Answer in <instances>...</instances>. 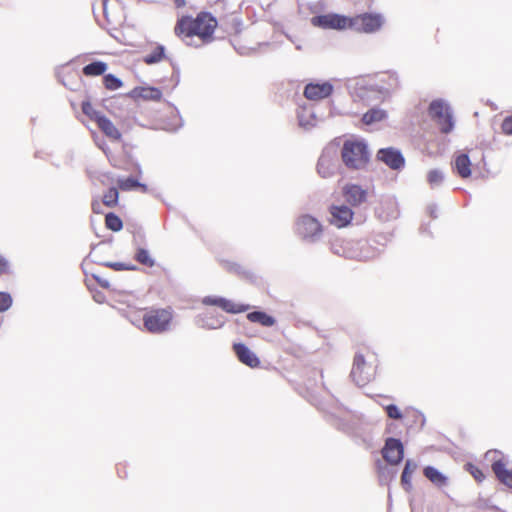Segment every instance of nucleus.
<instances>
[{
    "label": "nucleus",
    "instance_id": "9b49d317",
    "mask_svg": "<svg viewBox=\"0 0 512 512\" xmlns=\"http://www.w3.org/2000/svg\"><path fill=\"white\" fill-rule=\"evenodd\" d=\"M383 458L390 464L400 463L404 457V447L400 440L388 438L382 449Z\"/></svg>",
    "mask_w": 512,
    "mask_h": 512
},
{
    "label": "nucleus",
    "instance_id": "39448f33",
    "mask_svg": "<svg viewBox=\"0 0 512 512\" xmlns=\"http://www.w3.org/2000/svg\"><path fill=\"white\" fill-rule=\"evenodd\" d=\"M385 20L379 13H362L350 17L349 29L358 33L372 34L379 31Z\"/></svg>",
    "mask_w": 512,
    "mask_h": 512
},
{
    "label": "nucleus",
    "instance_id": "7c9ffc66",
    "mask_svg": "<svg viewBox=\"0 0 512 512\" xmlns=\"http://www.w3.org/2000/svg\"><path fill=\"white\" fill-rule=\"evenodd\" d=\"M82 112L89 117L90 120L96 123L97 119L102 116V114L96 111L93 105L89 101L82 102L81 105Z\"/></svg>",
    "mask_w": 512,
    "mask_h": 512
},
{
    "label": "nucleus",
    "instance_id": "a18cd8bd",
    "mask_svg": "<svg viewBox=\"0 0 512 512\" xmlns=\"http://www.w3.org/2000/svg\"><path fill=\"white\" fill-rule=\"evenodd\" d=\"M94 299L98 303H102L104 301V295L102 293H97L94 295Z\"/></svg>",
    "mask_w": 512,
    "mask_h": 512
},
{
    "label": "nucleus",
    "instance_id": "f257e3e1",
    "mask_svg": "<svg viewBox=\"0 0 512 512\" xmlns=\"http://www.w3.org/2000/svg\"><path fill=\"white\" fill-rule=\"evenodd\" d=\"M218 20L210 12L201 11L192 15H182L174 26V34L191 47L208 45L215 40Z\"/></svg>",
    "mask_w": 512,
    "mask_h": 512
},
{
    "label": "nucleus",
    "instance_id": "4c0bfd02",
    "mask_svg": "<svg viewBox=\"0 0 512 512\" xmlns=\"http://www.w3.org/2000/svg\"><path fill=\"white\" fill-rule=\"evenodd\" d=\"M501 130L505 135H512V115L504 118L501 124Z\"/></svg>",
    "mask_w": 512,
    "mask_h": 512
},
{
    "label": "nucleus",
    "instance_id": "e433bc0d",
    "mask_svg": "<svg viewBox=\"0 0 512 512\" xmlns=\"http://www.w3.org/2000/svg\"><path fill=\"white\" fill-rule=\"evenodd\" d=\"M105 266H107L115 271L134 270L135 269L134 266H129V265H126V264L120 263V262H108V263H105Z\"/></svg>",
    "mask_w": 512,
    "mask_h": 512
},
{
    "label": "nucleus",
    "instance_id": "c9c22d12",
    "mask_svg": "<svg viewBox=\"0 0 512 512\" xmlns=\"http://www.w3.org/2000/svg\"><path fill=\"white\" fill-rule=\"evenodd\" d=\"M12 305V298L10 294L0 292V312L6 311Z\"/></svg>",
    "mask_w": 512,
    "mask_h": 512
},
{
    "label": "nucleus",
    "instance_id": "0eeeda50",
    "mask_svg": "<svg viewBox=\"0 0 512 512\" xmlns=\"http://www.w3.org/2000/svg\"><path fill=\"white\" fill-rule=\"evenodd\" d=\"M350 17L336 13L318 15L311 18L314 27L332 30L349 29Z\"/></svg>",
    "mask_w": 512,
    "mask_h": 512
},
{
    "label": "nucleus",
    "instance_id": "a878e982",
    "mask_svg": "<svg viewBox=\"0 0 512 512\" xmlns=\"http://www.w3.org/2000/svg\"><path fill=\"white\" fill-rule=\"evenodd\" d=\"M134 259L141 265L147 267H153L155 265V260L150 255L149 251L144 248H138L136 250Z\"/></svg>",
    "mask_w": 512,
    "mask_h": 512
},
{
    "label": "nucleus",
    "instance_id": "4be33fe9",
    "mask_svg": "<svg viewBox=\"0 0 512 512\" xmlns=\"http://www.w3.org/2000/svg\"><path fill=\"white\" fill-rule=\"evenodd\" d=\"M108 65L103 61H94L83 67L82 73L86 77H96L104 75Z\"/></svg>",
    "mask_w": 512,
    "mask_h": 512
},
{
    "label": "nucleus",
    "instance_id": "58836bf2",
    "mask_svg": "<svg viewBox=\"0 0 512 512\" xmlns=\"http://www.w3.org/2000/svg\"><path fill=\"white\" fill-rule=\"evenodd\" d=\"M11 272V265L8 259L0 255V276L9 274Z\"/></svg>",
    "mask_w": 512,
    "mask_h": 512
},
{
    "label": "nucleus",
    "instance_id": "79ce46f5",
    "mask_svg": "<svg viewBox=\"0 0 512 512\" xmlns=\"http://www.w3.org/2000/svg\"><path fill=\"white\" fill-rule=\"evenodd\" d=\"M117 0H115L116 2ZM114 2V0H103V11H104V14H107V10H108V6Z\"/></svg>",
    "mask_w": 512,
    "mask_h": 512
},
{
    "label": "nucleus",
    "instance_id": "bb28decb",
    "mask_svg": "<svg viewBox=\"0 0 512 512\" xmlns=\"http://www.w3.org/2000/svg\"><path fill=\"white\" fill-rule=\"evenodd\" d=\"M119 199V192L117 188L112 187L110 188L104 195L102 202L105 206L113 208L117 206Z\"/></svg>",
    "mask_w": 512,
    "mask_h": 512
},
{
    "label": "nucleus",
    "instance_id": "f8f14e48",
    "mask_svg": "<svg viewBox=\"0 0 512 512\" xmlns=\"http://www.w3.org/2000/svg\"><path fill=\"white\" fill-rule=\"evenodd\" d=\"M377 158L393 170H399L405 165V159L401 152L392 147L380 149Z\"/></svg>",
    "mask_w": 512,
    "mask_h": 512
},
{
    "label": "nucleus",
    "instance_id": "c756f323",
    "mask_svg": "<svg viewBox=\"0 0 512 512\" xmlns=\"http://www.w3.org/2000/svg\"><path fill=\"white\" fill-rule=\"evenodd\" d=\"M317 171L323 178L329 177L332 174L330 160L326 157H321L317 164Z\"/></svg>",
    "mask_w": 512,
    "mask_h": 512
},
{
    "label": "nucleus",
    "instance_id": "49530a36",
    "mask_svg": "<svg viewBox=\"0 0 512 512\" xmlns=\"http://www.w3.org/2000/svg\"><path fill=\"white\" fill-rule=\"evenodd\" d=\"M99 283H100V285H101L102 287H105V288H107V287H108V283H107V282H101V281H99Z\"/></svg>",
    "mask_w": 512,
    "mask_h": 512
},
{
    "label": "nucleus",
    "instance_id": "9d476101",
    "mask_svg": "<svg viewBox=\"0 0 512 512\" xmlns=\"http://www.w3.org/2000/svg\"><path fill=\"white\" fill-rule=\"evenodd\" d=\"M331 215L329 222L337 228L347 227L354 216V212L351 208L345 205H331L329 208Z\"/></svg>",
    "mask_w": 512,
    "mask_h": 512
},
{
    "label": "nucleus",
    "instance_id": "ddd939ff",
    "mask_svg": "<svg viewBox=\"0 0 512 512\" xmlns=\"http://www.w3.org/2000/svg\"><path fill=\"white\" fill-rule=\"evenodd\" d=\"M333 86L329 82L309 83L304 89V96L313 101L322 100L331 95Z\"/></svg>",
    "mask_w": 512,
    "mask_h": 512
},
{
    "label": "nucleus",
    "instance_id": "2eb2a0df",
    "mask_svg": "<svg viewBox=\"0 0 512 512\" xmlns=\"http://www.w3.org/2000/svg\"><path fill=\"white\" fill-rule=\"evenodd\" d=\"M233 350L236 353L238 359L243 364L256 368L260 365V360L258 357L244 344L237 343L233 345Z\"/></svg>",
    "mask_w": 512,
    "mask_h": 512
},
{
    "label": "nucleus",
    "instance_id": "37998d69",
    "mask_svg": "<svg viewBox=\"0 0 512 512\" xmlns=\"http://www.w3.org/2000/svg\"><path fill=\"white\" fill-rule=\"evenodd\" d=\"M92 210L95 213H100V203L98 201L92 203Z\"/></svg>",
    "mask_w": 512,
    "mask_h": 512
},
{
    "label": "nucleus",
    "instance_id": "f03ea898",
    "mask_svg": "<svg viewBox=\"0 0 512 512\" xmlns=\"http://www.w3.org/2000/svg\"><path fill=\"white\" fill-rule=\"evenodd\" d=\"M378 356L369 348L358 351L353 360L351 378L358 386H366L370 383L377 371Z\"/></svg>",
    "mask_w": 512,
    "mask_h": 512
},
{
    "label": "nucleus",
    "instance_id": "412c9836",
    "mask_svg": "<svg viewBox=\"0 0 512 512\" xmlns=\"http://www.w3.org/2000/svg\"><path fill=\"white\" fill-rule=\"evenodd\" d=\"M165 57V47L161 44H156L151 52L143 56V62L147 65H152L161 62Z\"/></svg>",
    "mask_w": 512,
    "mask_h": 512
},
{
    "label": "nucleus",
    "instance_id": "dca6fc26",
    "mask_svg": "<svg viewBox=\"0 0 512 512\" xmlns=\"http://www.w3.org/2000/svg\"><path fill=\"white\" fill-rule=\"evenodd\" d=\"M131 96L135 99H142L146 101H160L162 98V91L156 87H135L131 91Z\"/></svg>",
    "mask_w": 512,
    "mask_h": 512
},
{
    "label": "nucleus",
    "instance_id": "c03bdc74",
    "mask_svg": "<svg viewBox=\"0 0 512 512\" xmlns=\"http://www.w3.org/2000/svg\"><path fill=\"white\" fill-rule=\"evenodd\" d=\"M174 4L177 8H182L186 5V0H174Z\"/></svg>",
    "mask_w": 512,
    "mask_h": 512
},
{
    "label": "nucleus",
    "instance_id": "cd10ccee",
    "mask_svg": "<svg viewBox=\"0 0 512 512\" xmlns=\"http://www.w3.org/2000/svg\"><path fill=\"white\" fill-rule=\"evenodd\" d=\"M105 225L108 229L118 232L122 229V220L114 213H108L105 216Z\"/></svg>",
    "mask_w": 512,
    "mask_h": 512
},
{
    "label": "nucleus",
    "instance_id": "f704fd0d",
    "mask_svg": "<svg viewBox=\"0 0 512 512\" xmlns=\"http://www.w3.org/2000/svg\"><path fill=\"white\" fill-rule=\"evenodd\" d=\"M385 411L387 416L391 419L400 420L403 417L400 409L394 404L387 405Z\"/></svg>",
    "mask_w": 512,
    "mask_h": 512
},
{
    "label": "nucleus",
    "instance_id": "6ab92c4d",
    "mask_svg": "<svg viewBox=\"0 0 512 512\" xmlns=\"http://www.w3.org/2000/svg\"><path fill=\"white\" fill-rule=\"evenodd\" d=\"M454 170L461 178H468L471 175V161L467 154H459L454 161Z\"/></svg>",
    "mask_w": 512,
    "mask_h": 512
},
{
    "label": "nucleus",
    "instance_id": "6e6552de",
    "mask_svg": "<svg viewBox=\"0 0 512 512\" xmlns=\"http://www.w3.org/2000/svg\"><path fill=\"white\" fill-rule=\"evenodd\" d=\"M296 233L303 239L315 240L321 235L322 226L316 218L302 215L296 222Z\"/></svg>",
    "mask_w": 512,
    "mask_h": 512
},
{
    "label": "nucleus",
    "instance_id": "7ed1b4c3",
    "mask_svg": "<svg viewBox=\"0 0 512 512\" xmlns=\"http://www.w3.org/2000/svg\"><path fill=\"white\" fill-rule=\"evenodd\" d=\"M174 320L172 307L149 308L143 314V326L152 334H162L171 329Z\"/></svg>",
    "mask_w": 512,
    "mask_h": 512
},
{
    "label": "nucleus",
    "instance_id": "b1692460",
    "mask_svg": "<svg viewBox=\"0 0 512 512\" xmlns=\"http://www.w3.org/2000/svg\"><path fill=\"white\" fill-rule=\"evenodd\" d=\"M423 473L432 483L443 486L446 484V477L442 475L436 468L427 466L424 468Z\"/></svg>",
    "mask_w": 512,
    "mask_h": 512
},
{
    "label": "nucleus",
    "instance_id": "aec40b11",
    "mask_svg": "<svg viewBox=\"0 0 512 512\" xmlns=\"http://www.w3.org/2000/svg\"><path fill=\"white\" fill-rule=\"evenodd\" d=\"M418 465L412 460H407L401 475V485L409 492L412 489V476L417 470Z\"/></svg>",
    "mask_w": 512,
    "mask_h": 512
},
{
    "label": "nucleus",
    "instance_id": "473e14b6",
    "mask_svg": "<svg viewBox=\"0 0 512 512\" xmlns=\"http://www.w3.org/2000/svg\"><path fill=\"white\" fill-rule=\"evenodd\" d=\"M444 177L441 171L437 169H433L428 172L427 181L431 187H436L440 185L443 181Z\"/></svg>",
    "mask_w": 512,
    "mask_h": 512
},
{
    "label": "nucleus",
    "instance_id": "2f4dec72",
    "mask_svg": "<svg viewBox=\"0 0 512 512\" xmlns=\"http://www.w3.org/2000/svg\"><path fill=\"white\" fill-rule=\"evenodd\" d=\"M103 84L108 90H117L122 86L121 80L112 74L104 75Z\"/></svg>",
    "mask_w": 512,
    "mask_h": 512
},
{
    "label": "nucleus",
    "instance_id": "72a5a7b5",
    "mask_svg": "<svg viewBox=\"0 0 512 512\" xmlns=\"http://www.w3.org/2000/svg\"><path fill=\"white\" fill-rule=\"evenodd\" d=\"M466 470L473 476V478L477 482H482L485 479V474L483 471L476 465L472 463L466 464Z\"/></svg>",
    "mask_w": 512,
    "mask_h": 512
},
{
    "label": "nucleus",
    "instance_id": "c85d7f7f",
    "mask_svg": "<svg viewBox=\"0 0 512 512\" xmlns=\"http://www.w3.org/2000/svg\"><path fill=\"white\" fill-rule=\"evenodd\" d=\"M118 187L123 191L132 190L138 187L145 188L144 185L140 184L136 179L134 178H124V179H118L117 181Z\"/></svg>",
    "mask_w": 512,
    "mask_h": 512
},
{
    "label": "nucleus",
    "instance_id": "1a4fd4ad",
    "mask_svg": "<svg viewBox=\"0 0 512 512\" xmlns=\"http://www.w3.org/2000/svg\"><path fill=\"white\" fill-rule=\"evenodd\" d=\"M202 303L205 305L217 306L223 311L231 314L243 313L250 309L249 304L236 303L223 297L207 296L203 298Z\"/></svg>",
    "mask_w": 512,
    "mask_h": 512
},
{
    "label": "nucleus",
    "instance_id": "ea45409f",
    "mask_svg": "<svg viewBox=\"0 0 512 512\" xmlns=\"http://www.w3.org/2000/svg\"><path fill=\"white\" fill-rule=\"evenodd\" d=\"M223 325V320L221 318L215 319H206L204 320L203 326L209 329H217Z\"/></svg>",
    "mask_w": 512,
    "mask_h": 512
},
{
    "label": "nucleus",
    "instance_id": "20e7f679",
    "mask_svg": "<svg viewBox=\"0 0 512 512\" xmlns=\"http://www.w3.org/2000/svg\"><path fill=\"white\" fill-rule=\"evenodd\" d=\"M341 156L345 165L352 169L362 168L369 159L367 146L364 142L357 140L346 141Z\"/></svg>",
    "mask_w": 512,
    "mask_h": 512
},
{
    "label": "nucleus",
    "instance_id": "393cba45",
    "mask_svg": "<svg viewBox=\"0 0 512 512\" xmlns=\"http://www.w3.org/2000/svg\"><path fill=\"white\" fill-rule=\"evenodd\" d=\"M385 117H386V112L384 110L373 108V109H370L369 111H367L363 115L362 121L364 124L370 125L375 122L382 121L383 119H385Z\"/></svg>",
    "mask_w": 512,
    "mask_h": 512
},
{
    "label": "nucleus",
    "instance_id": "a211bd4d",
    "mask_svg": "<svg viewBox=\"0 0 512 512\" xmlns=\"http://www.w3.org/2000/svg\"><path fill=\"white\" fill-rule=\"evenodd\" d=\"M491 467L497 479L505 486L512 488V470L506 468L504 461H494Z\"/></svg>",
    "mask_w": 512,
    "mask_h": 512
},
{
    "label": "nucleus",
    "instance_id": "423d86ee",
    "mask_svg": "<svg viewBox=\"0 0 512 512\" xmlns=\"http://www.w3.org/2000/svg\"><path fill=\"white\" fill-rule=\"evenodd\" d=\"M428 113L430 118L439 126L442 133L448 134L453 130L454 122L449 106L441 100L430 103Z\"/></svg>",
    "mask_w": 512,
    "mask_h": 512
},
{
    "label": "nucleus",
    "instance_id": "a19ab883",
    "mask_svg": "<svg viewBox=\"0 0 512 512\" xmlns=\"http://www.w3.org/2000/svg\"><path fill=\"white\" fill-rule=\"evenodd\" d=\"M60 76L62 78H65V77L72 78L74 76V74L72 72H62V73H60ZM62 83L64 84V86H67V87L69 86V84L67 82H65L64 79H62Z\"/></svg>",
    "mask_w": 512,
    "mask_h": 512
},
{
    "label": "nucleus",
    "instance_id": "f3484780",
    "mask_svg": "<svg viewBox=\"0 0 512 512\" xmlns=\"http://www.w3.org/2000/svg\"><path fill=\"white\" fill-rule=\"evenodd\" d=\"M96 124L98 128L112 141L121 140V132L119 129L108 119L105 115H102L97 119Z\"/></svg>",
    "mask_w": 512,
    "mask_h": 512
},
{
    "label": "nucleus",
    "instance_id": "5701e85b",
    "mask_svg": "<svg viewBox=\"0 0 512 512\" xmlns=\"http://www.w3.org/2000/svg\"><path fill=\"white\" fill-rule=\"evenodd\" d=\"M247 319L253 323H259L264 327H271L275 324V319L262 311H254L247 314Z\"/></svg>",
    "mask_w": 512,
    "mask_h": 512
},
{
    "label": "nucleus",
    "instance_id": "4468645a",
    "mask_svg": "<svg viewBox=\"0 0 512 512\" xmlns=\"http://www.w3.org/2000/svg\"><path fill=\"white\" fill-rule=\"evenodd\" d=\"M346 202L352 206H359L366 201L367 191L356 184H347L342 190Z\"/></svg>",
    "mask_w": 512,
    "mask_h": 512
}]
</instances>
